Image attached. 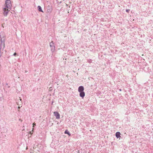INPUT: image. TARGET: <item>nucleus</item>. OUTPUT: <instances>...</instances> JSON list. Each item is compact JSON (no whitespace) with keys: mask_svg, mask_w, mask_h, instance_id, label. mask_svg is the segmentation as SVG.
Segmentation results:
<instances>
[{"mask_svg":"<svg viewBox=\"0 0 153 153\" xmlns=\"http://www.w3.org/2000/svg\"><path fill=\"white\" fill-rule=\"evenodd\" d=\"M1 39V43L0 44V57L1 56V48H2V49H4L5 47V38L4 37H3V39L1 38V36L0 35V39Z\"/></svg>","mask_w":153,"mask_h":153,"instance_id":"f257e3e1","label":"nucleus"},{"mask_svg":"<svg viewBox=\"0 0 153 153\" xmlns=\"http://www.w3.org/2000/svg\"><path fill=\"white\" fill-rule=\"evenodd\" d=\"M84 88L83 86H81L79 87L78 89L79 92L80 93L79 95L83 98L85 96V93L83 91Z\"/></svg>","mask_w":153,"mask_h":153,"instance_id":"f03ea898","label":"nucleus"},{"mask_svg":"<svg viewBox=\"0 0 153 153\" xmlns=\"http://www.w3.org/2000/svg\"><path fill=\"white\" fill-rule=\"evenodd\" d=\"M5 4L6 8L11 10V8L12 5L11 1L10 0H7L5 1Z\"/></svg>","mask_w":153,"mask_h":153,"instance_id":"7ed1b4c3","label":"nucleus"},{"mask_svg":"<svg viewBox=\"0 0 153 153\" xmlns=\"http://www.w3.org/2000/svg\"><path fill=\"white\" fill-rule=\"evenodd\" d=\"M50 46L51 48V52L53 53L55 51V46L54 45L53 42H52L50 43Z\"/></svg>","mask_w":153,"mask_h":153,"instance_id":"20e7f679","label":"nucleus"},{"mask_svg":"<svg viewBox=\"0 0 153 153\" xmlns=\"http://www.w3.org/2000/svg\"><path fill=\"white\" fill-rule=\"evenodd\" d=\"M4 12L3 14L5 16H7L8 12L9 11H10V10L6 8V7H4L3 9Z\"/></svg>","mask_w":153,"mask_h":153,"instance_id":"39448f33","label":"nucleus"},{"mask_svg":"<svg viewBox=\"0 0 153 153\" xmlns=\"http://www.w3.org/2000/svg\"><path fill=\"white\" fill-rule=\"evenodd\" d=\"M54 115L56 117V119H59L60 118V114L57 111H55L54 112Z\"/></svg>","mask_w":153,"mask_h":153,"instance_id":"423d86ee","label":"nucleus"},{"mask_svg":"<svg viewBox=\"0 0 153 153\" xmlns=\"http://www.w3.org/2000/svg\"><path fill=\"white\" fill-rule=\"evenodd\" d=\"M120 133L119 132H117L116 133V136L117 138L120 137Z\"/></svg>","mask_w":153,"mask_h":153,"instance_id":"0eeeda50","label":"nucleus"},{"mask_svg":"<svg viewBox=\"0 0 153 153\" xmlns=\"http://www.w3.org/2000/svg\"><path fill=\"white\" fill-rule=\"evenodd\" d=\"M37 8L38 9V10L39 11L43 12L42 10V7H41L40 6H38Z\"/></svg>","mask_w":153,"mask_h":153,"instance_id":"6e6552de","label":"nucleus"},{"mask_svg":"<svg viewBox=\"0 0 153 153\" xmlns=\"http://www.w3.org/2000/svg\"><path fill=\"white\" fill-rule=\"evenodd\" d=\"M65 133L68 134L69 136H70L71 134L67 130H66L65 132Z\"/></svg>","mask_w":153,"mask_h":153,"instance_id":"1a4fd4ad","label":"nucleus"},{"mask_svg":"<svg viewBox=\"0 0 153 153\" xmlns=\"http://www.w3.org/2000/svg\"><path fill=\"white\" fill-rule=\"evenodd\" d=\"M91 59H90V60H88V62H89V63H91Z\"/></svg>","mask_w":153,"mask_h":153,"instance_id":"9d476101","label":"nucleus"},{"mask_svg":"<svg viewBox=\"0 0 153 153\" xmlns=\"http://www.w3.org/2000/svg\"><path fill=\"white\" fill-rule=\"evenodd\" d=\"M130 10L129 9H126V11L127 12H128L130 11Z\"/></svg>","mask_w":153,"mask_h":153,"instance_id":"9b49d317","label":"nucleus"},{"mask_svg":"<svg viewBox=\"0 0 153 153\" xmlns=\"http://www.w3.org/2000/svg\"><path fill=\"white\" fill-rule=\"evenodd\" d=\"M17 55V53H15L13 54V55L14 56H16Z\"/></svg>","mask_w":153,"mask_h":153,"instance_id":"f8f14e48","label":"nucleus"},{"mask_svg":"<svg viewBox=\"0 0 153 153\" xmlns=\"http://www.w3.org/2000/svg\"><path fill=\"white\" fill-rule=\"evenodd\" d=\"M21 107H22V106H19L18 107V108L19 109V108H21Z\"/></svg>","mask_w":153,"mask_h":153,"instance_id":"ddd939ff","label":"nucleus"},{"mask_svg":"<svg viewBox=\"0 0 153 153\" xmlns=\"http://www.w3.org/2000/svg\"><path fill=\"white\" fill-rule=\"evenodd\" d=\"M33 126H35L36 125V124L35 123H33Z\"/></svg>","mask_w":153,"mask_h":153,"instance_id":"4468645a","label":"nucleus"},{"mask_svg":"<svg viewBox=\"0 0 153 153\" xmlns=\"http://www.w3.org/2000/svg\"><path fill=\"white\" fill-rule=\"evenodd\" d=\"M6 85H8V84H7V83H6Z\"/></svg>","mask_w":153,"mask_h":153,"instance_id":"2eb2a0df","label":"nucleus"},{"mask_svg":"<svg viewBox=\"0 0 153 153\" xmlns=\"http://www.w3.org/2000/svg\"><path fill=\"white\" fill-rule=\"evenodd\" d=\"M30 133L31 134V131H30Z\"/></svg>","mask_w":153,"mask_h":153,"instance_id":"dca6fc26","label":"nucleus"},{"mask_svg":"<svg viewBox=\"0 0 153 153\" xmlns=\"http://www.w3.org/2000/svg\"><path fill=\"white\" fill-rule=\"evenodd\" d=\"M8 87V88H10V86H9Z\"/></svg>","mask_w":153,"mask_h":153,"instance_id":"f3484780","label":"nucleus"},{"mask_svg":"<svg viewBox=\"0 0 153 153\" xmlns=\"http://www.w3.org/2000/svg\"><path fill=\"white\" fill-rule=\"evenodd\" d=\"M21 100V99H20V100Z\"/></svg>","mask_w":153,"mask_h":153,"instance_id":"a211bd4d","label":"nucleus"}]
</instances>
